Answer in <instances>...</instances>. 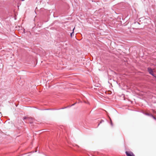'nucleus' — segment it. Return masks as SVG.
<instances>
[{
	"label": "nucleus",
	"instance_id": "20e7f679",
	"mask_svg": "<svg viewBox=\"0 0 156 156\" xmlns=\"http://www.w3.org/2000/svg\"><path fill=\"white\" fill-rule=\"evenodd\" d=\"M75 27H74L73 30V32L70 33V36L72 37L73 35L74 34V30L75 29Z\"/></svg>",
	"mask_w": 156,
	"mask_h": 156
},
{
	"label": "nucleus",
	"instance_id": "9b49d317",
	"mask_svg": "<svg viewBox=\"0 0 156 156\" xmlns=\"http://www.w3.org/2000/svg\"><path fill=\"white\" fill-rule=\"evenodd\" d=\"M51 110V109H44V110Z\"/></svg>",
	"mask_w": 156,
	"mask_h": 156
},
{
	"label": "nucleus",
	"instance_id": "1a4fd4ad",
	"mask_svg": "<svg viewBox=\"0 0 156 156\" xmlns=\"http://www.w3.org/2000/svg\"><path fill=\"white\" fill-rule=\"evenodd\" d=\"M151 75L153 76H154L155 78H156V76L153 73H151Z\"/></svg>",
	"mask_w": 156,
	"mask_h": 156
},
{
	"label": "nucleus",
	"instance_id": "f03ea898",
	"mask_svg": "<svg viewBox=\"0 0 156 156\" xmlns=\"http://www.w3.org/2000/svg\"><path fill=\"white\" fill-rule=\"evenodd\" d=\"M147 70L149 73L151 74V73H153V71L152 69L150 68H147Z\"/></svg>",
	"mask_w": 156,
	"mask_h": 156
},
{
	"label": "nucleus",
	"instance_id": "423d86ee",
	"mask_svg": "<svg viewBox=\"0 0 156 156\" xmlns=\"http://www.w3.org/2000/svg\"><path fill=\"white\" fill-rule=\"evenodd\" d=\"M151 117L152 118L156 120V118L154 116L152 115H151Z\"/></svg>",
	"mask_w": 156,
	"mask_h": 156
},
{
	"label": "nucleus",
	"instance_id": "ddd939ff",
	"mask_svg": "<svg viewBox=\"0 0 156 156\" xmlns=\"http://www.w3.org/2000/svg\"><path fill=\"white\" fill-rule=\"evenodd\" d=\"M135 23H137V24H139V23L138 22H135Z\"/></svg>",
	"mask_w": 156,
	"mask_h": 156
},
{
	"label": "nucleus",
	"instance_id": "2eb2a0df",
	"mask_svg": "<svg viewBox=\"0 0 156 156\" xmlns=\"http://www.w3.org/2000/svg\"><path fill=\"white\" fill-rule=\"evenodd\" d=\"M37 150H35V152H37Z\"/></svg>",
	"mask_w": 156,
	"mask_h": 156
},
{
	"label": "nucleus",
	"instance_id": "f257e3e1",
	"mask_svg": "<svg viewBox=\"0 0 156 156\" xmlns=\"http://www.w3.org/2000/svg\"><path fill=\"white\" fill-rule=\"evenodd\" d=\"M125 153L127 156H135L133 153L130 151H126Z\"/></svg>",
	"mask_w": 156,
	"mask_h": 156
},
{
	"label": "nucleus",
	"instance_id": "f8f14e48",
	"mask_svg": "<svg viewBox=\"0 0 156 156\" xmlns=\"http://www.w3.org/2000/svg\"><path fill=\"white\" fill-rule=\"evenodd\" d=\"M76 104V103H75L73 104L72 105H71V106H73V105H75Z\"/></svg>",
	"mask_w": 156,
	"mask_h": 156
},
{
	"label": "nucleus",
	"instance_id": "0eeeda50",
	"mask_svg": "<svg viewBox=\"0 0 156 156\" xmlns=\"http://www.w3.org/2000/svg\"><path fill=\"white\" fill-rule=\"evenodd\" d=\"M110 124H111V126H112V127L113 126V125L112 122V121L111 119H110Z\"/></svg>",
	"mask_w": 156,
	"mask_h": 156
},
{
	"label": "nucleus",
	"instance_id": "7ed1b4c3",
	"mask_svg": "<svg viewBox=\"0 0 156 156\" xmlns=\"http://www.w3.org/2000/svg\"><path fill=\"white\" fill-rule=\"evenodd\" d=\"M143 114H144L145 115L148 116L150 117H151V115H152V114H150L149 113H145L144 112H143Z\"/></svg>",
	"mask_w": 156,
	"mask_h": 156
},
{
	"label": "nucleus",
	"instance_id": "39448f33",
	"mask_svg": "<svg viewBox=\"0 0 156 156\" xmlns=\"http://www.w3.org/2000/svg\"><path fill=\"white\" fill-rule=\"evenodd\" d=\"M28 119V120H29V119H30V118H27V117L26 116H24V117H23V120H24L25 119Z\"/></svg>",
	"mask_w": 156,
	"mask_h": 156
},
{
	"label": "nucleus",
	"instance_id": "dca6fc26",
	"mask_svg": "<svg viewBox=\"0 0 156 156\" xmlns=\"http://www.w3.org/2000/svg\"><path fill=\"white\" fill-rule=\"evenodd\" d=\"M24 0H22V1H24Z\"/></svg>",
	"mask_w": 156,
	"mask_h": 156
},
{
	"label": "nucleus",
	"instance_id": "9d476101",
	"mask_svg": "<svg viewBox=\"0 0 156 156\" xmlns=\"http://www.w3.org/2000/svg\"><path fill=\"white\" fill-rule=\"evenodd\" d=\"M67 108V107H65V108H59V109H58V110H59V109H64V108Z\"/></svg>",
	"mask_w": 156,
	"mask_h": 156
},
{
	"label": "nucleus",
	"instance_id": "4468645a",
	"mask_svg": "<svg viewBox=\"0 0 156 156\" xmlns=\"http://www.w3.org/2000/svg\"><path fill=\"white\" fill-rule=\"evenodd\" d=\"M95 87H99V86H96Z\"/></svg>",
	"mask_w": 156,
	"mask_h": 156
},
{
	"label": "nucleus",
	"instance_id": "6e6552de",
	"mask_svg": "<svg viewBox=\"0 0 156 156\" xmlns=\"http://www.w3.org/2000/svg\"><path fill=\"white\" fill-rule=\"evenodd\" d=\"M104 122V120H101V122H100V123L98 124V126H99L100 125V124L102 122Z\"/></svg>",
	"mask_w": 156,
	"mask_h": 156
}]
</instances>
